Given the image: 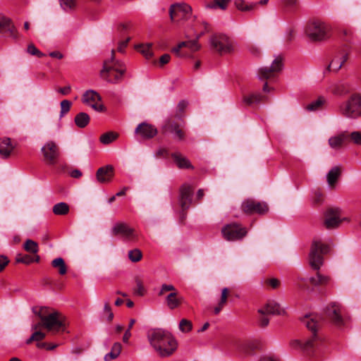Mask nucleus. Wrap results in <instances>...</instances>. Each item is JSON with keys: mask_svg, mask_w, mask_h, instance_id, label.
Segmentation results:
<instances>
[{"mask_svg": "<svg viewBox=\"0 0 361 361\" xmlns=\"http://www.w3.org/2000/svg\"><path fill=\"white\" fill-rule=\"evenodd\" d=\"M147 338L152 347L161 357H169L178 348L177 341L173 335L162 329L149 330Z\"/></svg>", "mask_w": 361, "mask_h": 361, "instance_id": "nucleus-1", "label": "nucleus"}, {"mask_svg": "<svg viewBox=\"0 0 361 361\" xmlns=\"http://www.w3.org/2000/svg\"><path fill=\"white\" fill-rule=\"evenodd\" d=\"M32 311L40 320H42L43 328L47 331H59L64 329L66 320L61 312H50L49 309L46 307H41L38 310L37 307H34Z\"/></svg>", "mask_w": 361, "mask_h": 361, "instance_id": "nucleus-2", "label": "nucleus"}, {"mask_svg": "<svg viewBox=\"0 0 361 361\" xmlns=\"http://www.w3.org/2000/svg\"><path fill=\"white\" fill-rule=\"evenodd\" d=\"M126 71L125 64L122 61L115 60V50L112 49L111 59L104 61L100 75L107 82L116 84L122 80Z\"/></svg>", "mask_w": 361, "mask_h": 361, "instance_id": "nucleus-3", "label": "nucleus"}, {"mask_svg": "<svg viewBox=\"0 0 361 361\" xmlns=\"http://www.w3.org/2000/svg\"><path fill=\"white\" fill-rule=\"evenodd\" d=\"M302 322L312 331V335L304 342L299 340L294 341L292 342V345L301 348L307 355H313L314 348L320 341V337L317 334L318 322L314 317H310V316L307 315L302 319Z\"/></svg>", "mask_w": 361, "mask_h": 361, "instance_id": "nucleus-4", "label": "nucleus"}, {"mask_svg": "<svg viewBox=\"0 0 361 361\" xmlns=\"http://www.w3.org/2000/svg\"><path fill=\"white\" fill-rule=\"evenodd\" d=\"M330 250L329 245L323 243L320 239L314 238L312 240L309 262L311 267L314 270H319L324 262L323 256Z\"/></svg>", "mask_w": 361, "mask_h": 361, "instance_id": "nucleus-5", "label": "nucleus"}, {"mask_svg": "<svg viewBox=\"0 0 361 361\" xmlns=\"http://www.w3.org/2000/svg\"><path fill=\"white\" fill-rule=\"evenodd\" d=\"M183 126L184 121L180 120V116L176 115L164 121L161 127V132L163 135L172 134L175 140L182 141L185 138V133L183 129Z\"/></svg>", "mask_w": 361, "mask_h": 361, "instance_id": "nucleus-6", "label": "nucleus"}, {"mask_svg": "<svg viewBox=\"0 0 361 361\" xmlns=\"http://www.w3.org/2000/svg\"><path fill=\"white\" fill-rule=\"evenodd\" d=\"M340 113L350 118H356L361 116V94H353L348 100L340 106Z\"/></svg>", "mask_w": 361, "mask_h": 361, "instance_id": "nucleus-7", "label": "nucleus"}, {"mask_svg": "<svg viewBox=\"0 0 361 361\" xmlns=\"http://www.w3.org/2000/svg\"><path fill=\"white\" fill-rule=\"evenodd\" d=\"M167 292H170L165 298V303L169 310L178 308L183 302V298L180 295L175 286L172 284L164 283L158 293L159 296H162Z\"/></svg>", "mask_w": 361, "mask_h": 361, "instance_id": "nucleus-8", "label": "nucleus"}, {"mask_svg": "<svg viewBox=\"0 0 361 361\" xmlns=\"http://www.w3.org/2000/svg\"><path fill=\"white\" fill-rule=\"evenodd\" d=\"M324 313L326 319L336 326L342 327L345 325V321L341 304L336 302L329 303L324 308Z\"/></svg>", "mask_w": 361, "mask_h": 361, "instance_id": "nucleus-9", "label": "nucleus"}, {"mask_svg": "<svg viewBox=\"0 0 361 361\" xmlns=\"http://www.w3.org/2000/svg\"><path fill=\"white\" fill-rule=\"evenodd\" d=\"M221 234L228 241L241 240L247 234V229L240 224L231 223L222 227Z\"/></svg>", "mask_w": 361, "mask_h": 361, "instance_id": "nucleus-10", "label": "nucleus"}, {"mask_svg": "<svg viewBox=\"0 0 361 361\" xmlns=\"http://www.w3.org/2000/svg\"><path fill=\"white\" fill-rule=\"evenodd\" d=\"M241 210L247 215H264L269 212V205L265 202L257 201L254 199H246L241 204Z\"/></svg>", "mask_w": 361, "mask_h": 361, "instance_id": "nucleus-11", "label": "nucleus"}, {"mask_svg": "<svg viewBox=\"0 0 361 361\" xmlns=\"http://www.w3.org/2000/svg\"><path fill=\"white\" fill-rule=\"evenodd\" d=\"M307 35L312 41H320L328 37L329 27L323 22L310 23L305 30Z\"/></svg>", "mask_w": 361, "mask_h": 361, "instance_id": "nucleus-12", "label": "nucleus"}, {"mask_svg": "<svg viewBox=\"0 0 361 361\" xmlns=\"http://www.w3.org/2000/svg\"><path fill=\"white\" fill-rule=\"evenodd\" d=\"M43 159L47 164H56L61 156L59 147L54 141L47 142L41 149Z\"/></svg>", "mask_w": 361, "mask_h": 361, "instance_id": "nucleus-13", "label": "nucleus"}, {"mask_svg": "<svg viewBox=\"0 0 361 361\" xmlns=\"http://www.w3.org/2000/svg\"><path fill=\"white\" fill-rule=\"evenodd\" d=\"M212 48L219 54L223 55L231 53L233 46L229 38L225 35H215L210 39Z\"/></svg>", "mask_w": 361, "mask_h": 361, "instance_id": "nucleus-14", "label": "nucleus"}, {"mask_svg": "<svg viewBox=\"0 0 361 361\" xmlns=\"http://www.w3.org/2000/svg\"><path fill=\"white\" fill-rule=\"evenodd\" d=\"M283 58L278 56L273 61L270 67L260 68L258 71V78L259 80H268L276 76L281 72L283 67Z\"/></svg>", "mask_w": 361, "mask_h": 361, "instance_id": "nucleus-15", "label": "nucleus"}, {"mask_svg": "<svg viewBox=\"0 0 361 361\" xmlns=\"http://www.w3.org/2000/svg\"><path fill=\"white\" fill-rule=\"evenodd\" d=\"M111 233L114 236H119L128 241H133L137 239L135 229L124 222L116 223L111 228Z\"/></svg>", "mask_w": 361, "mask_h": 361, "instance_id": "nucleus-16", "label": "nucleus"}, {"mask_svg": "<svg viewBox=\"0 0 361 361\" xmlns=\"http://www.w3.org/2000/svg\"><path fill=\"white\" fill-rule=\"evenodd\" d=\"M192 8L186 4H173L170 6L169 15L172 22L187 20L191 15Z\"/></svg>", "mask_w": 361, "mask_h": 361, "instance_id": "nucleus-17", "label": "nucleus"}, {"mask_svg": "<svg viewBox=\"0 0 361 361\" xmlns=\"http://www.w3.org/2000/svg\"><path fill=\"white\" fill-rule=\"evenodd\" d=\"M102 98L100 95L94 90H90L84 92L82 97V102L90 106L94 110L102 112L104 110V106L99 104Z\"/></svg>", "mask_w": 361, "mask_h": 361, "instance_id": "nucleus-18", "label": "nucleus"}, {"mask_svg": "<svg viewBox=\"0 0 361 361\" xmlns=\"http://www.w3.org/2000/svg\"><path fill=\"white\" fill-rule=\"evenodd\" d=\"M325 220L324 224L327 229L337 228L341 223L340 219V210L338 208H330L326 210L324 214Z\"/></svg>", "mask_w": 361, "mask_h": 361, "instance_id": "nucleus-19", "label": "nucleus"}, {"mask_svg": "<svg viewBox=\"0 0 361 361\" xmlns=\"http://www.w3.org/2000/svg\"><path fill=\"white\" fill-rule=\"evenodd\" d=\"M192 188L188 184H183L180 188L179 202L183 211L188 209L192 202Z\"/></svg>", "mask_w": 361, "mask_h": 361, "instance_id": "nucleus-20", "label": "nucleus"}, {"mask_svg": "<svg viewBox=\"0 0 361 361\" xmlns=\"http://www.w3.org/2000/svg\"><path fill=\"white\" fill-rule=\"evenodd\" d=\"M135 133L142 139L149 140L153 138L158 133L157 128L148 123H140L135 128Z\"/></svg>", "mask_w": 361, "mask_h": 361, "instance_id": "nucleus-21", "label": "nucleus"}, {"mask_svg": "<svg viewBox=\"0 0 361 361\" xmlns=\"http://www.w3.org/2000/svg\"><path fill=\"white\" fill-rule=\"evenodd\" d=\"M114 176V169L112 165H106L100 167L96 172V178L98 183L106 184L110 183Z\"/></svg>", "mask_w": 361, "mask_h": 361, "instance_id": "nucleus-22", "label": "nucleus"}, {"mask_svg": "<svg viewBox=\"0 0 361 361\" xmlns=\"http://www.w3.org/2000/svg\"><path fill=\"white\" fill-rule=\"evenodd\" d=\"M258 313L262 315H279L285 313L280 305L274 301H269L258 310Z\"/></svg>", "mask_w": 361, "mask_h": 361, "instance_id": "nucleus-23", "label": "nucleus"}, {"mask_svg": "<svg viewBox=\"0 0 361 361\" xmlns=\"http://www.w3.org/2000/svg\"><path fill=\"white\" fill-rule=\"evenodd\" d=\"M348 54L343 51L338 53L326 67L327 72H338L343 65L348 61Z\"/></svg>", "mask_w": 361, "mask_h": 361, "instance_id": "nucleus-24", "label": "nucleus"}, {"mask_svg": "<svg viewBox=\"0 0 361 361\" xmlns=\"http://www.w3.org/2000/svg\"><path fill=\"white\" fill-rule=\"evenodd\" d=\"M14 149L15 145L12 144L11 138L4 137L0 139V156L1 158H8Z\"/></svg>", "mask_w": 361, "mask_h": 361, "instance_id": "nucleus-25", "label": "nucleus"}, {"mask_svg": "<svg viewBox=\"0 0 361 361\" xmlns=\"http://www.w3.org/2000/svg\"><path fill=\"white\" fill-rule=\"evenodd\" d=\"M171 156L173 158L178 168L180 169H194L190 160L187 159L185 157L183 156L180 152H173L171 154Z\"/></svg>", "mask_w": 361, "mask_h": 361, "instance_id": "nucleus-26", "label": "nucleus"}, {"mask_svg": "<svg viewBox=\"0 0 361 361\" xmlns=\"http://www.w3.org/2000/svg\"><path fill=\"white\" fill-rule=\"evenodd\" d=\"M301 280L304 283L307 281H309L311 285L317 286L328 284L330 281V278L327 276L322 275L317 271L315 276H311L307 279H302Z\"/></svg>", "mask_w": 361, "mask_h": 361, "instance_id": "nucleus-27", "label": "nucleus"}, {"mask_svg": "<svg viewBox=\"0 0 361 361\" xmlns=\"http://www.w3.org/2000/svg\"><path fill=\"white\" fill-rule=\"evenodd\" d=\"M329 91L334 95L343 96L349 92L348 85L343 82L334 83L329 87Z\"/></svg>", "mask_w": 361, "mask_h": 361, "instance_id": "nucleus-28", "label": "nucleus"}, {"mask_svg": "<svg viewBox=\"0 0 361 361\" xmlns=\"http://www.w3.org/2000/svg\"><path fill=\"white\" fill-rule=\"evenodd\" d=\"M347 137L348 136L345 133H341L338 135L331 137L329 139V145L331 148L338 149L341 148L344 141Z\"/></svg>", "mask_w": 361, "mask_h": 361, "instance_id": "nucleus-29", "label": "nucleus"}, {"mask_svg": "<svg viewBox=\"0 0 361 361\" xmlns=\"http://www.w3.org/2000/svg\"><path fill=\"white\" fill-rule=\"evenodd\" d=\"M234 4L239 11L244 12L251 11L257 8V4L247 2L245 0H235Z\"/></svg>", "mask_w": 361, "mask_h": 361, "instance_id": "nucleus-30", "label": "nucleus"}, {"mask_svg": "<svg viewBox=\"0 0 361 361\" xmlns=\"http://www.w3.org/2000/svg\"><path fill=\"white\" fill-rule=\"evenodd\" d=\"M341 174V169L338 166L333 167L327 173V182L330 186H334Z\"/></svg>", "mask_w": 361, "mask_h": 361, "instance_id": "nucleus-31", "label": "nucleus"}, {"mask_svg": "<svg viewBox=\"0 0 361 361\" xmlns=\"http://www.w3.org/2000/svg\"><path fill=\"white\" fill-rule=\"evenodd\" d=\"M90 120V118L87 114L80 112L75 116L74 121L78 128H83L88 125Z\"/></svg>", "mask_w": 361, "mask_h": 361, "instance_id": "nucleus-32", "label": "nucleus"}, {"mask_svg": "<svg viewBox=\"0 0 361 361\" xmlns=\"http://www.w3.org/2000/svg\"><path fill=\"white\" fill-rule=\"evenodd\" d=\"M231 0H212L211 2L206 5V8L210 9H221L225 11Z\"/></svg>", "mask_w": 361, "mask_h": 361, "instance_id": "nucleus-33", "label": "nucleus"}, {"mask_svg": "<svg viewBox=\"0 0 361 361\" xmlns=\"http://www.w3.org/2000/svg\"><path fill=\"white\" fill-rule=\"evenodd\" d=\"M267 97L265 96L262 95L259 93H254L249 96H245L243 97V102L247 105H252L253 104H258L260 102L264 101Z\"/></svg>", "mask_w": 361, "mask_h": 361, "instance_id": "nucleus-34", "label": "nucleus"}, {"mask_svg": "<svg viewBox=\"0 0 361 361\" xmlns=\"http://www.w3.org/2000/svg\"><path fill=\"white\" fill-rule=\"evenodd\" d=\"M70 208L67 203L59 202L54 205L53 213L56 215H66L69 212Z\"/></svg>", "mask_w": 361, "mask_h": 361, "instance_id": "nucleus-35", "label": "nucleus"}, {"mask_svg": "<svg viewBox=\"0 0 361 361\" xmlns=\"http://www.w3.org/2000/svg\"><path fill=\"white\" fill-rule=\"evenodd\" d=\"M118 133L109 131L102 134L99 137V140L104 145H109L115 141L118 138Z\"/></svg>", "mask_w": 361, "mask_h": 361, "instance_id": "nucleus-36", "label": "nucleus"}, {"mask_svg": "<svg viewBox=\"0 0 361 361\" xmlns=\"http://www.w3.org/2000/svg\"><path fill=\"white\" fill-rule=\"evenodd\" d=\"M152 43L148 44H140L135 46V49L141 52L146 58L149 59L152 56L153 53L152 51Z\"/></svg>", "mask_w": 361, "mask_h": 361, "instance_id": "nucleus-37", "label": "nucleus"}, {"mask_svg": "<svg viewBox=\"0 0 361 361\" xmlns=\"http://www.w3.org/2000/svg\"><path fill=\"white\" fill-rule=\"evenodd\" d=\"M51 265L54 268H59V273L61 275H64L67 272V267L63 258L58 257L51 262Z\"/></svg>", "mask_w": 361, "mask_h": 361, "instance_id": "nucleus-38", "label": "nucleus"}, {"mask_svg": "<svg viewBox=\"0 0 361 361\" xmlns=\"http://www.w3.org/2000/svg\"><path fill=\"white\" fill-rule=\"evenodd\" d=\"M23 248L27 252L32 254H37L39 251L38 244L31 239H27L25 240L23 245Z\"/></svg>", "mask_w": 361, "mask_h": 361, "instance_id": "nucleus-39", "label": "nucleus"}, {"mask_svg": "<svg viewBox=\"0 0 361 361\" xmlns=\"http://www.w3.org/2000/svg\"><path fill=\"white\" fill-rule=\"evenodd\" d=\"M324 103L325 99L322 97H319L317 100L307 104L305 109L309 111H317L319 109Z\"/></svg>", "mask_w": 361, "mask_h": 361, "instance_id": "nucleus-40", "label": "nucleus"}, {"mask_svg": "<svg viewBox=\"0 0 361 361\" xmlns=\"http://www.w3.org/2000/svg\"><path fill=\"white\" fill-rule=\"evenodd\" d=\"M128 257L133 262H137L141 260L142 253L140 250L135 248L128 252Z\"/></svg>", "mask_w": 361, "mask_h": 361, "instance_id": "nucleus-41", "label": "nucleus"}, {"mask_svg": "<svg viewBox=\"0 0 361 361\" xmlns=\"http://www.w3.org/2000/svg\"><path fill=\"white\" fill-rule=\"evenodd\" d=\"M46 336V334L40 331H35L31 336L26 341L27 344H30L33 341H41Z\"/></svg>", "mask_w": 361, "mask_h": 361, "instance_id": "nucleus-42", "label": "nucleus"}, {"mask_svg": "<svg viewBox=\"0 0 361 361\" xmlns=\"http://www.w3.org/2000/svg\"><path fill=\"white\" fill-rule=\"evenodd\" d=\"M199 37H197L196 39L193 40H189L183 42L185 44L183 47H187L190 49L192 51H196L199 50L201 47L200 44L198 43Z\"/></svg>", "mask_w": 361, "mask_h": 361, "instance_id": "nucleus-43", "label": "nucleus"}, {"mask_svg": "<svg viewBox=\"0 0 361 361\" xmlns=\"http://www.w3.org/2000/svg\"><path fill=\"white\" fill-rule=\"evenodd\" d=\"M192 329V324L190 320L183 319L179 323V329L183 333H188Z\"/></svg>", "mask_w": 361, "mask_h": 361, "instance_id": "nucleus-44", "label": "nucleus"}, {"mask_svg": "<svg viewBox=\"0 0 361 361\" xmlns=\"http://www.w3.org/2000/svg\"><path fill=\"white\" fill-rule=\"evenodd\" d=\"M16 261L17 263H23L25 264H30L34 262V258L29 255L18 254L16 256Z\"/></svg>", "mask_w": 361, "mask_h": 361, "instance_id": "nucleus-45", "label": "nucleus"}, {"mask_svg": "<svg viewBox=\"0 0 361 361\" xmlns=\"http://www.w3.org/2000/svg\"><path fill=\"white\" fill-rule=\"evenodd\" d=\"M135 283H136V288L135 289V293L139 296H143L145 293V288L143 286L142 281L138 278L136 277L135 279Z\"/></svg>", "mask_w": 361, "mask_h": 361, "instance_id": "nucleus-46", "label": "nucleus"}, {"mask_svg": "<svg viewBox=\"0 0 361 361\" xmlns=\"http://www.w3.org/2000/svg\"><path fill=\"white\" fill-rule=\"evenodd\" d=\"M59 2L65 11L73 10L76 6V0H59Z\"/></svg>", "mask_w": 361, "mask_h": 361, "instance_id": "nucleus-47", "label": "nucleus"}, {"mask_svg": "<svg viewBox=\"0 0 361 361\" xmlns=\"http://www.w3.org/2000/svg\"><path fill=\"white\" fill-rule=\"evenodd\" d=\"M27 51L30 55L36 56L38 58H42L45 56V54L41 52L33 44L28 45Z\"/></svg>", "mask_w": 361, "mask_h": 361, "instance_id": "nucleus-48", "label": "nucleus"}, {"mask_svg": "<svg viewBox=\"0 0 361 361\" xmlns=\"http://www.w3.org/2000/svg\"><path fill=\"white\" fill-rule=\"evenodd\" d=\"M71 104V102L67 99H64L61 102V117L63 116L70 111Z\"/></svg>", "mask_w": 361, "mask_h": 361, "instance_id": "nucleus-49", "label": "nucleus"}, {"mask_svg": "<svg viewBox=\"0 0 361 361\" xmlns=\"http://www.w3.org/2000/svg\"><path fill=\"white\" fill-rule=\"evenodd\" d=\"M349 137L355 145H361V130L352 132Z\"/></svg>", "mask_w": 361, "mask_h": 361, "instance_id": "nucleus-50", "label": "nucleus"}, {"mask_svg": "<svg viewBox=\"0 0 361 361\" xmlns=\"http://www.w3.org/2000/svg\"><path fill=\"white\" fill-rule=\"evenodd\" d=\"M264 284L270 286L272 289H276L280 286L281 281L276 278L267 279L264 281Z\"/></svg>", "mask_w": 361, "mask_h": 361, "instance_id": "nucleus-51", "label": "nucleus"}, {"mask_svg": "<svg viewBox=\"0 0 361 361\" xmlns=\"http://www.w3.org/2000/svg\"><path fill=\"white\" fill-rule=\"evenodd\" d=\"M104 312L108 316L107 320L109 322H111L113 320V319H114V313L111 311V306L109 305V302H105L104 307Z\"/></svg>", "mask_w": 361, "mask_h": 361, "instance_id": "nucleus-52", "label": "nucleus"}, {"mask_svg": "<svg viewBox=\"0 0 361 361\" xmlns=\"http://www.w3.org/2000/svg\"><path fill=\"white\" fill-rule=\"evenodd\" d=\"M229 294V290L228 288H224L221 290V299L219 303H220L221 305H225L227 302V299Z\"/></svg>", "mask_w": 361, "mask_h": 361, "instance_id": "nucleus-53", "label": "nucleus"}, {"mask_svg": "<svg viewBox=\"0 0 361 361\" xmlns=\"http://www.w3.org/2000/svg\"><path fill=\"white\" fill-rule=\"evenodd\" d=\"M188 106V102L185 100H181L177 105V111H178V113L176 115H179L180 116V120H182L181 117V114L185 111V109H186Z\"/></svg>", "mask_w": 361, "mask_h": 361, "instance_id": "nucleus-54", "label": "nucleus"}, {"mask_svg": "<svg viewBox=\"0 0 361 361\" xmlns=\"http://www.w3.org/2000/svg\"><path fill=\"white\" fill-rule=\"evenodd\" d=\"M269 323V319L267 317V315L260 314L259 318V324L261 327L264 328L268 326Z\"/></svg>", "mask_w": 361, "mask_h": 361, "instance_id": "nucleus-55", "label": "nucleus"}, {"mask_svg": "<svg viewBox=\"0 0 361 361\" xmlns=\"http://www.w3.org/2000/svg\"><path fill=\"white\" fill-rule=\"evenodd\" d=\"M169 155V151L166 148H159L155 153L157 158L166 157Z\"/></svg>", "mask_w": 361, "mask_h": 361, "instance_id": "nucleus-56", "label": "nucleus"}, {"mask_svg": "<svg viewBox=\"0 0 361 361\" xmlns=\"http://www.w3.org/2000/svg\"><path fill=\"white\" fill-rule=\"evenodd\" d=\"M11 21L9 18H2L0 19V29L9 28Z\"/></svg>", "mask_w": 361, "mask_h": 361, "instance_id": "nucleus-57", "label": "nucleus"}, {"mask_svg": "<svg viewBox=\"0 0 361 361\" xmlns=\"http://www.w3.org/2000/svg\"><path fill=\"white\" fill-rule=\"evenodd\" d=\"M9 263L8 257L5 255L0 256V272L2 271Z\"/></svg>", "mask_w": 361, "mask_h": 361, "instance_id": "nucleus-58", "label": "nucleus"}, {"mask_svg": "<svg viewBox=\"0 0 361 361\" xmlns=\"http://www.w3.org/2000/svg\"><path fill=\"white\" fill-rule=\"evenodd\" d=\"M130 40V37H128V38H126V39H125L123 41H121L118 43V51L121 52V53L124 52V50H125L126 47H127Z\"/></svg>", "mask_w": 361, "mask_h": 361, "instance_id": "nucleus-59", "label": "nucleus"}, {"mask_svg": "<svg viewBox=\"0 0 361 361\" xmlns=\"http://www.w3.org/2000/svg\"><path fill=\"white\" fill-rule=\"evenodd\" d=\"M121 350H122V345L120 343L116 342V343H114L111 351L114 353L115 354H116L118 356L121 352Z\"/></svg>", "mask_w": 361, "mask_h": 361, "instance_id": "nucleus-60", "label": "nucleus"}, {"mask_svg": "<svg viewBox=\"0 0 361 361\" xmlns=\"http://www.w3.org/2000/svg\"><path fill=\"white\" fill-rule=\"evenodd\" d=\"M283 5L287 8L294 7L298 2V0H281Z\"/></svg>", "mask_w": 361, "mask_h": 361, "instance_id": "nucleus-61", "label": "nucleus"}, {"mask_svg": "<svg viewBox=\"0 0 361 361\" xmlns=\"http://www.w3.org/2000/svg\"><path fill=\"white\" fill-rule=\"evenodd\" d=\"M171 59V56L168 54H165L162 55L159 59V63L163 66L169 62Z\"/></svg>", "mask_w": 361, "mask_h": 361, "instance_id": "nucleus-62", "label": "nucleus"}, {"mask_svg": "<svg viewBox=\"0 0 361 361\" xmlns=\"http://www.w3.org/2000/svg\"><path fill=\"white\" fill-rule=\"evenodd\" d=\"M185 44L184 42H180L178 44L177 47H173L172 49V52L175 53L178 56H182L181 54H180V49L182 47H183V46L185 45Z\"/></svg>", "mask_w": 361, "mask_h": 361, "instance_id": "nucleus-63", "label": "nucleus"}, {"mask_svg": "<svg viewBox=\"0 0 361 361\" xmlns=\"http://www.w3.org/2000/svg\"><path fill=\"white\" fill-rule=\"evenodd\" d=\"M130 27V23H121V24L119 25V26L118 27V30L122 35L124 31L128 30Z\"/></svg>", "mask_w": 361, "mask_h": 361, "instance_id": "nucleus-64", "label": "nucleus"}]
</instances>
